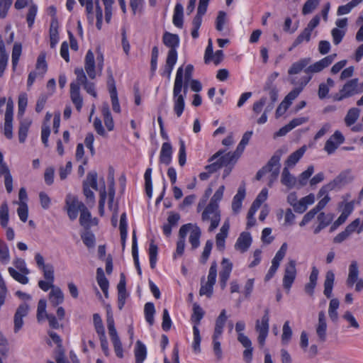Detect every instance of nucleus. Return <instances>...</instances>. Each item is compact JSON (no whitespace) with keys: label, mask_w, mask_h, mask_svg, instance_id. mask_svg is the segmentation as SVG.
Returning a JSON list of instances; mask_svg holds the SVG:
<instances>
[{"label":"nucleus","mask_w":363,"mask_h":363,"mask_svg":"<svg viewBox=\"0 0 363 363\" xmlns=\"http://www.w3.org/2000/svg\"><path fill=\"white\" fill-rule=\"evenodd\" d=\"M145 315L146 321L150 325H152L154 323V315L155 313V306L152 303L148 302L145 305L144 308Z\"/></svg>","instance_id":"obj_49"},{"label":"nucleus","mask_w":363,"mask_h":363,"mask_svg":"<svg viewBox=\"0 0 363 363\" xmlns=\"http://www.w3.org/2000/svg\"><path fill=\"white\" fill-rule=\"evenodd\" d=\"M65 204L67 215L72 220L77 218L78 212L85 206L84 203L79 201L77 196L70 194L66 196Z\"/></svg>","instance_id":"obj_9"},{"label":"nucleus","mask_w":363,"mask_h":363,"mask_svg":"<svg viewBox=\"0 0 363 363\" xmlns=\"http://www.w3.org/2000/svg\"><path fill=\"white\" fill-rule=\"evenodd\" d=\"M96 280L101 289L104 292L105 296L108 297V281L104 275V272L101 268H98L96 270Z\"/></svg>","instance_id":"obj_37"},{"label":"nucleus","mask_w":363,"mask_h":363,"mask_svg":"<svg viewBox=\"0 0 363 363\" xmlns=\"http://www.w3.org/2000/svg\"><path fill=\"white\" fill-rule=\"evenodd\" d=\"M306 150V147L305 145L302 146L293 153H291L287 158L285 162L286 167H294L299 160L303 157L305 152Z\"/></svg>","instance_id":"obj_28"},{"label":"nucleus","mask_w":363,"mask_h":363,"mask_svg":"<svg viewBox=\"0 0 363 363\" xmlns=\"http://www.w3.org/2000/svg\"><path fill=\"white\" fill-rule=\"evenodd\" d=\"M281 155V152L280 150L277 151L269 160L267 164L264 167L267 169L266 170L267 172H271L270 182L276 180L279 174Z\"/></svg>","instance_id":"obj_13"},{"label":"nucleus","mask_w":363,"mask_h":363,"mask_svg":"<svg viewBox=\"0 0 363 363\" xmlns=\"http://www.w3.org/2000/svg\"><path fill=\"white\" fill-rule=\"evenodd\" d=\"M193 314L191 315V320L194 323L193 327L194 341L192 343V347L195 352H200V343L201 341V337L198 325L200 323L201 320L203 318L204 312L203 309L196 303L194 304Z\"/></svg>","instance_id":"obj_3"},{"label":"nucleus","mask_w":363,"mask_h":363,"mask_svg":"<svg viewBox=\"0 0 363 363\" xmlns=\"http://www.w3.org/2000/svg\"><path fill=\"white\" fill-rule=\"evenodd\" d=\"M293 331L289 320L284 322L282 327L281 344L287 345L291 340Z\"/></svg>","instance_id":"obj_41"},{"label":"nucleus","mask_w":363,"mask_h":363,"mask_svg":"<svg viewBox=\"0 0 363 363\" xmlns=\"http://www.w3.org/2000/svg\"><path fill=\"white\" fill-rule=\"evenodd\" d=\"M201 218L203 221L211 220V225L208 230L213 231L218 226L220 220V213L218 206L208 204L202 213Z\"/></svg>","instance_id":"obj_7"},{"label":"nucleus","mask_w":363,"mask_h":363,"mask_svg":"<svg viewBox=\"0 0 363 363\" xmlns=\"http://www.w3.org/2000/svg\"><path fill=\"white\" fill-rule=\"evenodd\" d=\"M101 112L106 127L109 131L113 130L114 128V123L107 104H104L103 105Z\"/></svg>","instance_id":"obj_38"},{"label":"nucleus","mask_w":363,"mask_h":363,"mask_svg":"<svg viewBox=\"0 0 363 363\" xmlns=\"http://www.w3.org/2000/svg\"><path fill=\"white\" fill-rule=\"evenodd\" d=\"M9 55L6 52L4 40L0 35V77H2L7 67Z\"/></svg>","instance_id":"obj_36"},{"label":"nucleus","mask_w":363,"mask_h":363,"mask_svg":"<svg viewBox=\"0 0 363 363\" xmlns=\"http://www.w3.org/2000/svg\"><path fill=\"white\" fill-rule=\"evenodd\" d=\"M12 121L13 118H11V115L9 113H7L6 116H5L4 133L8 139H11L13 138Z\"/></svg>","instance_id":"obj_54"},{"label":"nucleus","mask_w":363,"mask_h":363,"mask_svg":"<svg viewBox=\"0 0 363 363\" xmlns=\"http://www.w3.org/2000/svg\"><path fill=\"white\" fill-rule=\"evenodd\" d=\"M21 52H22L21 44L18 43H16L13 45V50H12V55H11L12 66H13V70L16 69V68L18 65V60H19V58L21 55Z\"/></svg>","instance_id":"obj_52"},{"label":"nucleus","mask_w":363,"mask_h":363,"mask_svg":"<svg viewBox=\"0 0 363 363\" xmlns=\"http://www.w3.org/2000/svg\"><path fill=\"white\" fill-rule=\"evenodd\" d=\"M84 69L90 79H94L96 78V72L94 55L91 50H88L86 54L84 60Z\"/></svg>","instance_id":"obj_21"},{"label":"nucleus","mask_w":363,"mask_h":363,"mask_svg":"<svg viewBox=\"0 0 363 363\" xmlns=\"http://www.w3.org/2000/svg\"><path fill=\"white\" fill-rule=\"evenodd\" d=\"M12 3V0H0V19H4L6 17Z\"/></svg>","instance_id":"obj_64"},{"label":"nucleus","mask_w":363,"mask_h":363,"mask_svg":"<svg viewBox=\"0 0 363 363\" xmlns=\"http://www.w3.org/2000/svg\"><path fill=\"white\" fill-rule=\"evenodd\" d=\"M335 274L332 271H328L325 275L324 281V291L323 294L327 298L332 296V291L334 284Z\"/></svg>","instance_id":"obj_33"},{"label":"nucleus","mask_w":363,"mask_h":363,"mask_svg":"<svg viewBox=\"0 0 363 363\" xmlns=\"http://www.w3.org/2000/svg\"><path fill=\"white\" fill-rule=\"evenodd\" d=\"M35 260L38 267L43 272V274L45 272H52L54 271V267L52 264H45V259L43 255L40 253L35 255Z\"/></svg>","instance_id":"obj_40"},{"label":"nucleus","mask_w":363,"mask_h":363,"mask_svg":"<svg viewBox=\"0 0 363 363\" xmlns=\"http://www.w3.org/2000/svg\"><path fill=\"white\" fill-rule=\"evenodd\" d=\"M358 264L356 261H352L349 267L348 277L346 280V284L349 287H352L354 283L359 279Z\"/></svg>","instance_id":"obj_26"},{"label":"nucleus","mask_w":363,"mask_h":363,"mask_svg":"<svg viewBox=\"0 0 363 363\" xmlns=\"http://www.w3.org/2000/svg\"><path fill=\"white\" fill-rule=\"evenodd\" d=\"M353 179V177L351 174V171L347 170L341 172L337 177H336L330 184L332 188L340 189L343 186L350 183Z\"/></svg>","instance_id":"obj_22"},{"label":"nucleus","mask_w":363,"mask_h":363,"mask_svg":"<svg viewBox=\"0 0 363 363\" xmlns=\"http://www.w3.org/2000/svg\"><path fill=\"white\" fill-rule=\"evenodd\" d=\"M91 213L85 206L84 208H83L80 211V217H79L80 225L86 229L89 228L91 226Z\"/></svg>","instance_id":"obj_44"},{"label":"nucleus","mask_w":363,"mask_h":363,"mask_svg":"<svg viewBox=\"0 0 363 363\" xmlns=\"http://www.w3.org/2000/svg\"><path fill=\"white\" fill-rule=\"evenodd\" d=\"M359 80L357 78L348 80L340 90L339 93L333 96L335 101H340L344 99L351 97L355 94H359Z\"/></svg>","instance_id":"obj_6"},{"label":"nucleus","mask_w":363,"mask_h":363,"mask_svg":"<svg viewBox=\"0 0 363 363\" xmlns=\"http://www.w3.org/2000/svg\"><path fill=\"white\" fill-rule=\"evenodd\" d=\"M55 272H45L43 273L45 280H40L38 281V286L44 291H48L50 289L51 290L55 286H54Z\"/></svg>","instance_id":"obj_24"},{"label":"nucleus","mask_w":363,"mask_h":363,"mask_svg":"<svg viewBox=\"0 0 363 363\" xmlns=\"http://www.w3.org/2000/svg\"><path fill=\"white\" fill-rule=\"evenodd\" d=\"M135 357L136 363H143L147 356L145 345L140 340H138L135 347Z\"/></svg>","instance_id":"obj_35"},{"label":"nucleus","mask_w":363,"mask_h":363,"mask_svg":"<svg viewBox=\"0 0 363 363\" xmlns=\"http://www.w3.org/2000/svg\"><path fill=\"white\" fill-rule=\"evenodd\" d=\"M279 74L277 72L272 73L267 78L264 86V91H268L269 99L273 101L278 100V89L274 84V82L279 77Z\"/></svg>","instance_id":"obj_16"},{"label":"nucleus","mask_w":363,"mask_h":363,"mask_svg":"<svg viewBox=\"0 0 363 363\" xmlns=\"http://www.w3.org/2000/svg\"><path fill=\"white\" fill-rule=\"evenodd\" d=\"M327 323L324 311H320L318 313V323L316 327V333L321 342L326 340Z\"/></svg>","instance_id":"obj_23"},{"label":"nucleus","mask_w":363,"mask_h":363,"mask_svg":"<svg viewBox=\"0 0 363 363\" xmlns=\"http://www.w3.org/2000/svg\"><path fill=\"white\" fill-rule=\"evenodd\" d=\"M8 272L11 277L16 281L22 284H26L28 283L29 279L27 277L28 274H24L23 272H21L20 271L18 272L16 269L11 267H9Z\"/></svg>","instance_id":"obj_42"},{"label":"nucleus","mask_w":363,"mask_h":363,"mask_svg":"<svg viewBox=\"0 0 363 363\" xmlns=\"http://www.w3.org/2000/svg\"><path fill=\"white\" fill-rule=\"evenodd\" d=\"M31 121L28 119H24L20 122L18 128V140L21 143H23L26 141Z\"/></svg>","instance_id":"obj_39"},{"label":"nucleus","mask_w":363,"mask_h":363,"mask_svg":"<svg viewBox=\"0 0 363 363\" xmlns=\"http://www.w3.org/2000/svg\"><path fill=\"white\" fill-rule=\"evenodd\" d=\"M152 169L148 168L146 169L144 175L145 182V191L148 197L152 196V180H151Z\"/></svg>","instance_id":"obj_62"},{"label":"nucleus","mask_w":363,"mask_h":363,"mask_svg":"<svg viewBox=\"0 0 363 363\" xmlns=\"http://www.w3.org/2000/svg\"><path fill=\"white\" fill-rule=\"evenodd\" d=\"M172 147L169 143H164L162 145L160 161L165 164H169L172 161Z\"/></svg>","instance_id":"obj_30"},{"label":"nucleus","mask_w":363,"mask_h":363,"mask_svg":"<svg viewBox=\"0 0 363 363\" xmlns=\"http://www.w3.org/2000/svg\"><path fill=\"white\" fill-rule=\"evenodd\" d=\"M183 6L179 3L177 4L173 16V23L178 28H182L183 26Z\"/></svg>","instance_id":"obj_43"},{"label":"nucleus","mask_w":363,"mask_h":363,"mask_svg":"<svg viewBox=\"0 0 363 363\" xmlns=\"http://www.w3.org/2000/svg\"><path fill=\"white\" fill-rule=\"evenodd\" d=\"M217 277V263L216 261H213L211 263V267L209 269L208 275V281L205 284H201V289L199 290L200 296L206 295L208 297H211L213 294V285L216 283Z\"/></svg>","instance_id":"obj_8"},{"label":"nucleus","mask_w":363,"mask_h":363,"mask_svg":"<svg viewBox=\"0 0 363 363\" xmlns=\"http://www.w3.org/2000/svg\"><path fill=\"white\" fill-rule=\"evenodd\" d=\"M162 41L167 47L176 50L179 43V38L177 34L165 32L163 35Z\"/></svg>","instance_id":"obj_34"},{"label":"nucleus","mask_w":363,"mask_h":363,"mask_svg":"<svg viewBox=\"0 0 363 363\" xmlns=\"http://www.w3.org/2000/svg\"><path fill=\"white\" fill-rule=\"evenodd\" d=\"M320 1V0H307L303 6L302 13L307 15L313 12L318 6Z\"/></svg>","instance_id":"obj_60"},{"label":"nucleus","mask_w":363,"mask_h":363,"mask_svg":"<svg viewBox=\"0 0 363 363\" xmlns=\"http://www.w3.org/2000/svg\"><path fill=\"white\" fill-rule=\"evenodd\" d=\"M245 196V189L244 186H240L238 188V192L235 196L233 197L232 202V209L235 213H238L241 207L242 202Z\"/></svg>","instance_id":"obj_27"},{"label":"nucleus","mask_w":363,"mask_h":363,"mask_svg":"<svg viewBox=\"0 0 363 363\" xmlns=\"http://www.w3.org/2000/svg\"><path fill=\"white\" fill-rule=\"evenodd\" d=\"M132 255H133V257L134 259L135 267L137 268L138 273L139 274H141V269L140 267L139 259H138L137 238H136L135 231L133 232V235Z\"/></svg>","instance_id":"obj_50"},{"label":"nucleus","mask_w":363,"mask_h":363,"mask_svg":"<svg viewBox=\"0 0 363 363\" xmlns=\"http://www.w3.org/2000/svg\"><path fill=\"white\" fill-rule=\"evenodd\" d=\"M277 101H273L269 99L267 105L265 107L264 113L262 115L258 118L257 123L258 124H264L267 121V113H270L274 108V104Z\"/></svg>","instance_id":"obj_61"},{"label":"nucleus","mask_w":363,"mask_h":363,"mask_svg":"<svg viewBox=\"0 0 363 363\" xmlns=\"http://www.w3.org/2000/svg\"><path fill=\"white\" fill-rule=\"evenodd\" d=\"M340 302L337 298H332L329 303L328 315L330 318L335 322L338 318L337 310L339 307Z\"/></svg>","instance_id":"obj_47"},{"label":"nucleus","mask_w":363,"mask_h":363,"mask_svg":"<svg viewBox=\"0 0 363 363\" xmlns=\"http://www.w3.org/2000/svg\"><path fill=\"white\" fill-rule=\"evenodd\" d=\"M201 234V230L198 226H194V228L191 229L189 235V242L191 243L193 250L199 246Z\"/></svg>","instance_id":"obj_45"},{"label":"nucleus","mask_w":363,"mask_h":363,"mask_svg":"<svg viewBox=\"0 0 363 363\" xmlns=\"http://www.w3.org/2000/svg\"><path fill=\"white\" fill-rule=\"evenodd\" d=\"M229 228V222L225 221L220 230V233L216 235V247L219 250H223L225 247V240L228 236Z\"/></svg>","instance_id":"obj_25"},{"label":"nucleus","mask_w":363,"mask_h":363,"mask_svg":"<svg viewBox=\"0 0 363 363\" xmlns=\"http://www.w3.org/2000/svg\"><path fill=\"white\" fill-rule=\"evenodd\" d=\"M269 309L264 310V314L261 320L257 319L255 322V331L258 333L257 342L259 347L262 348L265 345L269 329Z\"/></svg>","instance_id":"obj_4"},{"label":"nucleus","mask_w":363,"mask_h":363,"mask_svg":"<svg viewBox=\"0 0 363 363\" xmlns=\"http://www.w3.org/2000/svg\"><path fill=\"white\" fill-rule=\"evenodd\" d=\"M83 185H86V186H89V188L91 187L93 189L98 191L97 173L94 171L89 172Z\"/></svg>","instance_id":"obj_51"},{"label":"nucleus","mask_w":363,"mask_h":363,"mask_svg":"<svg viewBox=\"0 0 363 363\" xmlns=\"http://www.w3.org/2000/svg\"><path fill=\"white\" fill-rule=\"evenodd\" d=\"M360 224V219L356 218L354 220H353L351 223H350L345 230L342 232L338 233L334 238H333V242L335 243H341L345 240H347L350 235L355 232L357 227Z\"/></svg>","instance_id":"obj_18"},{"label":"nucleus","mask_w":363,"mask_h":363,"mask_svg":"<svg viewBox=\"0 0 363 363\" xmlns=\"http://www.w3.org/2000/svg\"><path fill=\"white\" fill-rule=\"evenodd\" d=\"M27 104H28L27 94L26 93H21L18 96V116H23L25 111H26V108L27 106Z\"/></svg>","instance_id":"obj_56"},{"label":"nucleus","mask_w":363,"mask_h":363,"mask_svg":"<svg viewBox=\"0 0 363 363\" xmlns=\"http://www.w3.org/2000/svg\"><path fill=\"white\" fill-rule=\"evenodd\" d=\"M311 62V57H305L292 63L288 70V74L290 77H295L294 75L299 74L302 71L304 72V69L307 68Z\"/></svg>","instance_id":"obj_20"},{"label":"nucleus","mask_w":363,"mask_h":363,"mask_svg":"<svg viewBox=\"0 0 363 363\" xmlns=\"http://www.w3.org/2000/svg\"><path fill=\"white\" fill-rule=\"evenodd\" d=\"M314 172L313 165L308 167L307 169L303 172L300 176L297 184V188H301L307 184L308 179L311 177Z\"/></svg>","instance_id":"obj_48"},{"label":"nucleus","mask_w":363,"mask_h":363,"mask_svg":"<svg viewBox=\"0 0 363 363\" xmlns=\"http://www.w3.org/2000/svg\"><path fill=\"white\" fill-rule=\"evenodd\" d=\"M296 263L295 260L289 259L288 263L285 265L284 274L283 277V286L288 291H290L296 277Z\"/></svg>","instance_id":"obj_11"},{"label":"nucleus","mask_w":363,"mask_h":363,"mask_svg":"<svg viewBox=\"0 0 363 363\" xmlns=\"http://www.w3.org/2000/svg\"><path fill=\"white\" fill-rule=\"evenodd\" d=\"M224 152L225 150H218L208 159V162H213L216 160L220 165V168L223 167H227L230 165H234L238 161L235 156L232 153V152H229L223 155Z\"/></svg>","instance_id":"obj_12"},{"label":"nucleus","mask_w":363,"mask_h":363,"mask_svg":"<svg viewBox=\"0 0 363 363\" xmlns=\"http://www.w3.org/2000/svg\"><path fill=\"white\" fill-rule=\"evenodd\" d=\"M288 245L286 242H284L282 245L281 246L280 249L278 250V252L276 253L274 257L273 258L272 261V264H277L279 267L280 262L284 259V257L286 255V251H287Z\"/></svg>","instance_id":"obj_55"},{"label":"nucleus","mask_w":363,"mask_h":363,"mask_svg":"<svg viewBox=\"0 0 363 363\" xmlns=\"http://www.w3.org/2000/svg\"><path fill=\"white\" fill-rule=\"evenodd\" d=\"M194 66L188 65L186 67L184 76L183 67H180L177 72L173 88L174 111L177 117H180L184 110V99L186 96L188 83L191 80Z\"/></svg>","instance_id":"obj_1"},{"label":"nucleus","mask_w":363,"mask_h":363,"mask_svg":"<svg viewBox=\"0 0 363 363\" xmlns=\"http://www.w3.org/2000/svg\"><path fill=\"white\" fill-rule=\"evenodd\" d=\"M107 328L108 334L110 335L111 340L113 339L119 338L116 329L115 328L114 320L112 315H108L107 317Z\"/></svg>","instance_id":"obj_59"},{"label":"nucleus","mask_w":363,"mask_h":363,"mask_svg":"<svg viewBox=\"0 0 363 363\" xmlns=\"http://www.w3.org/2000/svg\"><path fill=\"white\" fill-rule=\"evenodd\" d=\"M345 142V137L339 130H335V133L329 138L325 142L324 150L328 155L335 152L339 145Z\"/></svg>","instance_id":"obj_14"},{"label":"nucleus","mask_w":363,"mask_h":363,"mask_svg":"<svg viewBox=\"0 0 363 363\" xmlns=\"http://www.w3.org/2000/svg\"><path fill=\"white\" fill-rule=\"evenodd\" d=\"M74 74L77 76V79L76 82L70 84V98L72 103L75 105L77 110L79 112L83 106V99L80 94V85H82L84 90L94 98L97 97V93L95 90L94 83L87 80V77L82 68H76Z\"/></svg>","instance_id":"obj_2"},{"label":"nucleus","mask_w":363,"mask_h":363,"mask_svg":"<svg viewBox=\"0 0 363 363\" xmlns=\"http://www.w3.org/2000/svg\"><path fill=\"white\" fill-rule=\"evenodd\" d=\"M227 318L228 317L226 315V311L223 309L216 320V325L213 333V335H215V337H220L221 336Z\"/></svg>","instance_id":"obj_31"},{"label":"nucleus","mask_w":363,"mask_h":363,"mask_svg":"<svg viewBox=\"0 0 363 363\" xmlns=\"http://www.w3.org/2000/svg\"><path fill=\"white\" fill-rule=\"evenodd\" d=\"M336 55H328L318 62H315L313 65H308L307 68L304 69V75L303 77H310L311 79L314 73L322 71L324 68L328 67L333 62Z\"/></svg>","instance_id":"obj_10"},{"label":"nucleus","mask_w":363,"mask_h":363,"mask_svg":"<svg viewBox=\"0 0 363 363\" xmlns=\"http://www.w3.org/2000/svg\"><path fill=\"white\" fill-rule=\"evenodd\" d=\"M49 301L53 307H57L64 301V295L59 287H55L49 294Z\"/></svg>","instance_id":"obj_32"},{"label":"nucleus","mask_w":363,"mask_h":363,"mask_svg":"<svg viewBox=\"0 0 363 363\" xmlns=\"http://www.w3.org/2000/svg\"><path fill=\"white\" fill-rule=\"evenodd\" d=\"M10 261L9 250L7 245L0 240V262L6 264Z\"/></svg>","instance_id":"obj_53"},{"label":"nucleus","mask_w":363,"mask_h":363,"mask_svg":"<svg viewBox=\"0 0 363 363\" xmlns=\"http://www.w3.org/2000/svg\"><path fill=\"white\" fill-rule=\"evenodd\" d=\"M107 328L108 334L110 335L111 340L113 339L119 338L116 329L115 328L114 320L112 315H108L107 317Z\"/></svg>","instance_id":"obj_58"},{"label":"nucleus","mask_w":363,"mask_h":363,"mask_svg":"<svg viewBox=\"0 0 363 363\" xmlns=\"http://www.w3.org/2000/svg\"><path fill=\"white\" fill-rule=\"evenodd\" d=\"M108 179L109 182V186H108L109 203H111L113 202V199H114V196H115L114 177H113V170L112 168H110Z\"/></svg>","instance_id":"obj_57"},{"label":"nucleus","mask_w":363,"mask_h":363,"mask_svg":"<svg viewBox=\"0 0 363 363\" xmlns=\"http://www.w3.org/2000/svg\"><path fill=\"white\" fill-rule=\"evenodd\" d=\"M233 269V263L228 258H223L221 270L219 273L220 284L222 289H225Z\"/></svg>","instance_id":"obj_17"},{"label":"nucleus","mask_w":363,"mask_h":363,"mask_svg":"<svg viewBox=\"0 0 363 363\" xmlns=\"http://www.w3.org/2000/svg\"><path fill=\"white\" fill-rule=\"evenodd\" d=\"M311 81L310 77H301L300 78L298 77H290L289 82L291 84L297 86L293 90H291L284 98V101H285L287 104L291 106L293 101L298 97L299 94L302 91L303 88L307 85V84Z\"/></svg>","instance_id":"obj_5"},{"label":"nucleus","mask_w":363,"mask_h":363,"mask_svg":"<svg viewBox=\"0 0 363 363\" xmlns=\"http://www.w3.org/2000/svg\"><path fill=\"white\" fill-rule=\"evenodd\" d=\"M281 182L289 189L294 187L297 184L296 178L291 174L289 168L285 167L281 173Z\"/></svg>","instance_id":"obj_29"},{"label":"nucleus","mask_w":363,"mask_h":363,"mask_svg":"<svg viewBox=\"0 0 363 363\" xmlns=\"http://www.w3.org/2000/svg\"><path fill=\"white\" fill-rule=\"evenodd\" d=\"M360 111L357 108H352L349 109L345 118V123L347 126L353 125L359 116Z\"/></svg>","instance_id":"obj_46"},{"label":"nucleus","mask_w":363,"mask_h":363,"mask_svg":"<svg viewBox=\"0 0 363 363\" xmlns=\"http://www.w3.org/2000/svg\"><path fill=\"white\" fill-rule=\"evenodd\" d=\"M29 310V306L27 303H22L21 304L18 308L16 309V311L14 314V333H18L23 325V317H26L28 315Z\"/></svg>","instance_id":"obj_15"},{"label":"nucleus","mask_w":363,"mask_h":363,"mask_svg":"<svg viewBox=\"0 0 363 363\" xmlns=\"http://www.w3.org/2000/svg\"><path fill=\"white\" fill-rule=\"evenodd\" d=\"M252 243V237L250 233L242 232L238 237L235 244V250L241 253L245 252L250 248Z\"/></svg>","instance_id":"obj_19"},{"label":"nucleus","mask_w":363,"mask_h":363,"mask_svg":"<svg viewBox=\"0 0 363 363\" xmlns=\"http://www.w3.org/2000/svg\"><path fill=\"white\" fill-rule=\"evenodd\" d=\"M311 32L305 28L301 33L296 38L294 42L293 43L292 46L294 48L298 46L299 44L302 43L303 41L308 42L311 39Z\"/></svg>","instance_id":"obj_63"}]
</instances>
